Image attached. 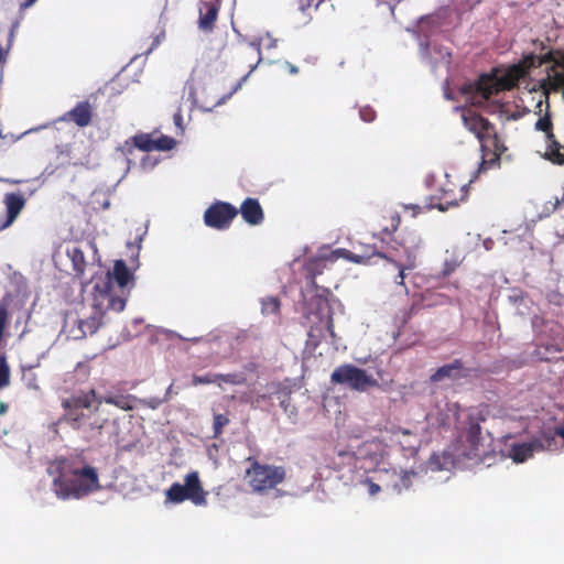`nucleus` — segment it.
Listing matches in <instances>:
<instances>
[{
    "label": "nucleus",
    "mask_w": 564,
    "mask_h": 564,
    "mask_svg": "<svg viewBox=\"0 0 564 564\" xmlns=\"http://www.w3.org/2000/svg\"><path fill=\"white\" fill-rule=\"evenodd\" d=\"M100 405L101 399L95 389L73 393L62 400L63 414L58 422L79 433L86 442L97 441L108 423L99 413Z\"/></svg>",
    "instance_id": "nucleus-1"
},
{
    "label": "nucleus",
    "mask_w": 564,
    "mask_h": 564,
    "mask_svg": "<svg viewBox=\"0 0 564 564\" xmlns=\"http://www.w3.org/2000/svg\"><path fill=\"white\" fill-rule=\"evenodd\" d=\"M539 45V53H528L511 67L513 79L524 78L531 69L546 66V76L539 80V89L542 90L543 99L536 104L539 113H542L543 104L549 108V97L552 91L563 90L564 98V51L550 48L543 42L534 41Z\"/></svg>",
    "instance_id": "nucleus-2"
},
{
    "label": "nucleus",
    "mask_w": 564,
    "mask_h": 564,
    "mask_svg": "<svg viewBox=\"0 0 564 564\" xmlns=\"http://www.w3.org/2000/svg\"><path fill=\"white\" fill-rule=\"evenodd\" d=\"M304 318L310 327L308 341L311 345L317 347L327 334L332 337L333 344L336 341L333 308L327 295L317 293L311 297L304 308Z\"/></svg>",
    "instance_id": "nucleus-3"
},
{
    "label": "nucleus",
    "mask_w": 564,
    "mask_h": 564,
    "mask_svg": "<svg viewBox=\"0 0 564 564\" xmlns=\"http://www.w3.org/2000/svg\"><path fill=\"white\" fill-rule=\"evenodd\" d=\"M468 196V184L456 183L452 175H445V182L440 187V195L430 196L424 205H406V209L413 210V216L426 210L437 208L441 212L447 210L449 207H456Z\"/></svg>",
    "instance_id": "nucleus-4"
},
{
    "label": "nucleus",
    "mask_w": 564,
    "mask_h": 564,
    "mask_svg": "<svg viewBox=\"0 0 564 564\" xmlns=\"http://www.w3.org/2000/svg\"><path fill=\"white\" fill-rule=\"evenodd\" d=\"M246 462L249 463V467L246 469L245 478L253 492L265 494L285 480L286 469L283 466L261 464L253 456H249Z\"/></svg>",
    "instance_id": "nucleus-5"
},
{
    "label": "nucleus",
    "mask_w": 564,
    "mask_h": 564,
    "mask_svg": "<svg viewBox=\"0 0 564 564\" xmlns=\"http://www.w3.org/2000/svg\"><path fill=\"white\" fill-rule=\"evenodd\" d=\"M69 474L73 476L70 480H54L57 486V494L62 498L70 496L80 498L93 491L100 489L97 469L93 466L85 465L82 468H72Z\"/></svg>",
    "instance_id": "nucleus-6"
},
{
    "label": "nucleus",
    "mask_w": 564,
    "mask_h": 564,
    "mask_svg": "<svg viewBox=\"0 0 564 564\" xmlns=\"http://www.w3.org/2000/svg\"><path fill=\"white\" fill-rule=\"evenodd\" d=\"M109 279V288L107 289L106 296L109 300H122L127 302L131 286L134 284L133 273L129 270L123 260H116L112 271L97 276L94 286H98L100 282Z\"/></svg>",
    "instance_id": "nucleus-7"
},
{
    "label": "nucleus",
    "mask_w": 564,
    "mask_h": 564,
    "mask_svg": "<svg viewBox=\"0 0 564 564\" xmlns=\"http://www.w3.org/2000/svg\"><path fill=\"white\" fill-rule=\"evenodd\" d=\"M107 281L100 282L98 286H93V303H91V312L89 315L83 314L87 324L91 326L94 332L96 333L98 328L102 324L104 316L107 311L113 312H122L124 310V301L122 300H109L105 297L107 289L109 288V279Z\"/></svg>",
    "instance_id": "nucleus-8"
},
{
    "label": "nucleus",
    "mask_w": 564,
    "mask_h": 564,
    "mask_svg": "<svg viewBox=\"0 0 564 564\" xmlns=\"http://www.w3.org/2000/svg\"><path fill=\"white\" fill-rule=\"evenodd\" d=\"M330 382L347 387L352 391L365 392L370 388H377L379 382L365 369L351 364L337 367L330 375Z\"/></svg>",
    "instance_id": "nucleus-9"
},
{
    "label": "nucleus",
    "mask_w": 564,
    "mask_h": 564,
    "mask_svg": "<svg viewBox=\"0 0 564 564\" xmlns=\"http://www.w3.org/2000/svg\"><path fill=\"white\" fill-rule=\"evenodd\" d=\"M206 495L197 471L188 473L184 478V485L173 482L166 490V498L173 503L191 500L196 506H204L207 502Z\"/></svg>",
    "instance_id": "nucleus-10"
},
{
    "label": "nucleus",
    "mask_w": 564,
    "mask_h": 564,
    "mask_svg": "<svg viewBox=\"0 0 564 564\" xmlns=\"http://www.w3.org/2000/svg\"><path fill=\"white\" fill-rule=\"evenodd\" d=\"M395 242L403 249L405 254V263H399V274L397 275L395 283L404 284V270L413 269L419 252L422 249V239L415 230H401L395 239Z\"/></svg>",
    "instance_id": "nucleus-11"
},
{
    "label": "nucleus",
    "mask_w": 564,
    "mask_h": 564,
    "mask_svg": "<svg viewBox=\"0 0 564 564\" xmlns=\"http://www.w3.org/2000/svg\"><path fill=\"white\" fill-rule=\"evenodd\" d=\"M238 215V209L227 202L217 200L204 213V223L207 227L225 230L230 227Z\"/></svg>",
    "instance_id": "nucleus-12"
},
{
    "label": "nucleus",
    "mask_w": 564,
    "mask_h": 564,
    "mask_svg": "<svg viewBox=\"0 0 564 564\" xmlns=\"http://www.w3.org/2000/svg\"><path fill=\"white\" fill-rule=\"evenodd\" d=\"M480 148L482 152L480 170H488L495 166H499L500 158L507 150V147L499 138L495 128L490 132H487L482 138L479 139Z\"/></svg>",
    "instance_id": "nucleus-13"
},
{
    "label": "nucleus",
    "mask_w": 564,
    "mask_h": 564,
    "mask_svg": "<svg viewBox=\"0 0 564 564\" xmlns=\"http://www.w3.org/2000/svg\"><path fill=\"white\" fill-rule=\"evenodd\" d=\"M534 128L536 131H541L545 134V158L551 162H563L564 159L560 154V149H562L563 145L553 133V122L551 119L550 107L547 108L545 106V112L536 120Z\"/></svg>",
    "instance_id": "nucleus-14"
},
{
    "label": "nucleus",
    "mask_w": 564,
    "mask_h": 564,
    "mask_svg": "<svg viewBox=\"0 0 564 564\" xmlns=\"http://www.w3.org/2000/svg\"><path fill=\"white\" fill-rule=\"evenodd\" d=\"M513 65H511L508 69V74L506 77H496V76H491V75H482L478 83H477V91L480 94V96L488 100L489 98H491L492 96L497 95L498 93L502 91V90H506V89H511L516 82H518L519 79H513L512 75H511V67Z\"/></svg>",
    "instance_id": "nucleus-15"
},
{
    "label": "nucleus",
    "mask_w": 564,
    "mask_h": 564,
    "mask_svg": "<svg viewBox=\"0 0 564 564\" xmlns=\"http://www.w3.org/2000/svg\"><path fill=\"white\" fill-rule=\"evenodd\" d=\"M94 109L88 100L79 101L69 111L65 112L62 120L74 122L76 126L84 128L90 124L93 120Z\"/></svg>",
    "instance_id": "nucleus-16"
},
{
    "label": "nucleus",
    "mask_w": 564,
    "mask_h": 564,
    "mask_svg": "<svg viewBox=\"0 0 564 564\" xmlns=\"http://www.w3.org/2000/svg\"><path fill=\"white\" fill-rule=\"evenodd\" d=\"M485 421V416L481 413L470 414L467 417V425L465 427L466 442L468 443L474 455H477V451L481 441V426L480 423Z\"/></svg>",
    "instance_id": "nucleus-17"
},
{
    "label": "nucleus",
    "mask_w": 564,
    "mask_h": 564,
    "mask_svg": "<svg viewBox=\"0 0 564 564\" xmlns=\"http://www.w3.org/2000/svg\"><path fill=\"white\" fill-rule=\"evenodd\" d=\"M468 376V371L464 368L460 359H455L453 362L444 365L435 370L431 376L432 382H440L444 379L458 380Z\"/></svg>",
    "instance_id": "nucleus-18"
},
{
    "label": "nucleus",
    "mask_w": 564,
    "mask_h": 564,
    "mask_svg": "<svg viewBox=\"0 0 564 564\" xmlns=\"http://www.w3.org/2000/svg\"><path fill=\"white\" fill-rule=\"evenodd\" d=\"M240 212L243 220L248 223L251 226L259 225L263 221L264 214L263 209L257 198L248 197L246 198L240 209H238V213Z\"/></svg>",
    "instance_id": "nucleus-19"
},
{
    "label": "nucleus",
    "mask_w": 564,
    "mask_h": 564,
    "mask_svg": "<svg viewBox=\"0 0 564 564\" xmlns=\"http://www.w3.org/2000/svg\"><path fill=\"white\" fill-rule=\"evenodd\" d=\"M6 206V225H12L24 208L26 200L22 193H7L3 197Z\"/></svg>",
    "instance_id": "nucleus-20"
},
{
    "label": "nucleus",
    "mask_w": 564,
    "mask_h": 564,
    "mask_svg": "<svg viewBox=\"0 0 564 564\" xmlns=\"http://www.w3.org/2000/svg\"><path fill=\"white\" fill-rule=\"evenodd\" d=\"M219 12V4L213 1H206L199 8L198 26L205 32L213 31Z\"/></svg>",
    "instance_id": "nucleus-21"
},
{
    "label": "nucleus",
    "mask_w": 564,
    "mask_h": 564,
    "mask_svg": "<svg viewBox=\"0 0 564 564\" xmlns=\"http://www.w3.org/2000/svg\"><path fill=\"white\" fill-rule=\"evenodd\" d=\"M464 122L466 128L475 133L477 139L482 138L487 132H490L495 126L485 117L471 113L469 116H464Z\"/></svg>",
    "instance_id": "nucleus-22"
},
{
    "label": "nucleus",
    "mask_w": 564,
    "mask_h": 564,
    "mask_svg": "<svg viewBox=\"0 0 564 564\" xmlns=\"http://www.w3.org/2000/svg\"><path fill=\"white\" fill-rule=\"evenodd\" d=\"M536 449L534 440L527 443L512 444L509 449V456L516 463H523L533 456Z\"/></svg>",
    "instance_id": "nucleus-23"
},
{
    "label": "nucleus",
    "mask_w": 564,
    "mask_h": 564,
    "mask_svg": "<svg viewBox=\"0 0 564 564\" xmlns=\"http://www.w3.org/2000/svg\"><path fill=\"white\" fill-rule=\"evenodd\" d=\"M66 254L68 259L72 261L75 275L77 278H83L87 267V261L84 251L79 247L73 246L72 248H67Z\"/></svg>",
    "instance_id": "nucleus-24"
},
{
    "label": "nucleus",
    "mask_w": 564,
    "mask_h": 564,
    "mask_svg": "<svg viewBox=\"0 0 564 564\" xmlns=\"http://www.w3.org/2000/svg\"><path fill=\"white\" fill-rule=\"evenodd\" d=\"M99 398L101 399V403L105 402L115 405L123 411L133 410L137 401V398L131 394H107Z\"/></svg>",
    "instance_id": "nucleus-25"
},
{
    "label": "nucleus",
    "mask_w": 564,
    "mask_h": 564,
    "mask_svg": "<svg viewBox=\"0 0 564 564\" xmlns=\"http://www.w3.org/2000/svg\"><path fill=\"white\" fill-rule=\"evenodd\" d=\"M557 429H555L553 432L547 431L543 432L540 437L533 438L536 445V449H547L553 451L557 447Z\"/></svg>",
    "instance_id": "nucleus-26"
},
{
    "label": "nucleus",
    "mask_w": 564,
    "mask_h": 564,
    "mask_svg": "<svg viewBox=\"0 0 564 564\" xmlns=\"http://www.w3.org/2000/svg\"><path fill=\"white\" fill-rule=\"evenodd\" d=\"M416 476L414 470H401L397 474L398 479L394 481L393 487L398 492L408 490L412 486V479Z\"/></svg>",
    "instance_id": "nucleus-27"
},
{
    "label": "nucleus",
    "mask_w": 564,
    "mask_h": 564,
    "mask_svg": "<svg viewBox=\"0 0 564 564\" xmlns=\"http://www.w3.org/2000/svg\"><path fill=\"white\" fill-rule=\"evenodd\" d=\"M69 333H70V339H74V340L83 339L88 335L95 334L91 326H89L87 324V321H85L84 317H82V315H79V322H78V326H77L76 330L72 329Z\"/></svg>",
    "instance_id": "nucleus-28"
},
{
    "label": "nucleus",
    "mask_w": 564,
    "mask_h": 564,
    "mask_svg": "<svg viewBox=\"0 0 564 564\" xmlns=\"http://www.w3.org/2000/svg\"><path fill=\"white\" fill-rule=\"evenodd\" d=\"M133 143L134 145L145 152L154 151V139L151 137V134L148 133H141L133 137Z\"/></svg>",
    "instance_id": "nucleus-29"
},
{
    "label": "nucleus",
    "mask_w": 564,
    "mask_h": 564,
    "mask_svg": "<svg viewBox=\"0 0 564 564\" xmlns=\"http://www.w3.org/2000/svg\"><path fill=\"white\" fill-rule=\"evenodd\" d=\"M281 302L275 296H268L261 302L262 314H278L280 311Z\"/></svg>",
    "instance_id": "nucleus-30"
},
{
    "label": "nucleus",
    "mask_w": 564,
    "mask_h": 564,
    "mask_svg": "<svg viewBox=\"0 0 564 564\" xmlns=\"http://www.w3.org/2000/svg\"><path fill=\"white\" fill-rule=\"evenodd\" d=\"M78 322H79V314L78 313H75V312H68L65 314V317H64V324H63V328H62V332L64 334H66V336L68 338H70V330H76L77 326H78Z\"/></svg>",
    "instance_id": "nucleus-31"
},
{
    "label": "nucleus",
    "mask_w": 564,
    "mask_h": 564,
    "mask_svg": "<svg viewBox=\"0 0 564 564\" xmlns=\"http://www.w3.org/2000/svg\"><path fill=\"white\" fill-rule=\"evenodd\" d=\"M217 382H226L229 384H243L246 382V377L242 373H216Z\"/></svg>",
    "instance_id": "nucleus-32"
},
{
    "label": "nucleus",
    "mask_w": 564,
    "mask_h": 564,
    "mask_svg": "<svg viewBox=\"0 0 564 564\" xmlns=\"http://www.w3.org/2000/svg\"><path fill=\"white\" fill-rule=\"evenodd\" d=\"M175 145V140L167 135L154 139V151H169Z\"/></svg>",
    "instance_id": "nucleus-33"
},
{
    "label": "nucleus",
    "mask_w": 564,
    "mask_h": 564,
    "mask_svg": "<svg viewBox=\"0 0 564 564\" xmlns=\"http://www.w3.org/2000/svg\"><path fill=\"white\" fill-rule=\"evenodd\" d=\"M445 455L433 453L427 460V467L433 471L443 470L445 469Z\"/></svg>",
    "instance_id": "nucleus-34"
},
{
    "label": "nucleus",
    "mask_w": 564,
    "mask_h": 564,
    "mask_svg": "<svg viewBox=\"0 0 564 564\" xmlns=\"http://www.w3.org/2000/svg\"><path fill=\"white\" fill-rule=\"evenodd\" d=\"M229 423V419L224 414L214 415V437H218L223 434V429Z\"/></svg>",
    "instance_id": "nucleus-35"
},
{
    "label": "nucleus",
    "mask_w": 564,
    "mask_h": 564,
    "mask_svg": "<svg viewBox=\"0 0 564 564\" xmlns=\"http://www.w3.org/2000/svg\"><path fill=\"white\" fill-rule=\"evenodd\" d=\"M324 0H300L299 9L302 13L308 14L312 9L317 10Z\"/></svg>",
    "instance_id": "nucleus-36"
},
{
    "label": "nucleus",
    "mask_w": 564,
    "mask_h": 564,
    "mask_svg": "<svg viewBox=\"0 0 564 564\" xmlns=\"http://www.w3.org/2000/svg\"><path fill=\"white\" fill-rule=\"evenodd\" d=\"M10 369L4 357L0 358V388L9 384Z\"/></svg>",
    "instance_id": "nucleus-37"
},
{
    "label": "nucleus",
    "mask_w": 564,
    "mask_h": 564,
    "mask_svg": "<svg viewBox=\"0 0 564 564\" xmlns=\"http://www.w3.org/2000/svg\"><path fill=\"white\" fill-rule=\"evenodd\" d=\"M325 262L326 261L324 259H314L308 262L307 269L312 272L313 279L315 278L316 274H319L322 272V269L325 267ZM312 283L316 289H318L314 280L312 281Z\"/></svg>",
    "instance_id": "nucleus-38"
},
{
    "label": "nucleus",
    "mask_w": 564,
    "mask_h": 564,
    "mask_svg": "<svg viewBox=\"0 0 564 564\" xmlns=\"http://www.w3.org/2000/svg\"><path fill=\"white\" fill-rule=\"evenodd\" d=\"M216 382H217V377L214 373H206L204 376L194 375L192 377L193 386L209 384V383H216Z\"/></svg>",
    "instance_id": "nucleus-39"
},
{
    "label": "nucleus",
    "mask_w": 564,
    "mask_h": 564,
    "mask_svg": "<svg viewBox=\"0 0 564 564\" xmlns=\"http://www.w3.org/2000/svg\"><path fill=\"white\" fill-rule=\"evenodd\" d=\"M359 115L365 122H372L376 119V111L370 106L360 108Z\"/></svg>",
    "instance_id": "nucleus-40"
},
{
    "label": "nucleus",
    "mask_w": 564,
    "mask_h": 564,
    "mask_svg": "<svg viewBox=\"0 0 564 564\" xmlns=\"http://www.w3.org/2000/svg\"><path fill=\"white\" fill-rule=\"evenodd\" d=\"M247 48L256 55V63L251 67V70H253L256 68V66L259 64V62L261 61V43H260V41L252 42L248 45Z\"/></svg>",
    "instance_id": "nucleus-41"
},
{
    "label": "nucleus",
    "mask_w": 564,
    "mask_h": 564,
    "mask_svg": "<svg viewBox=\"0 0 564 564\" xmlns=\"http://www.w3.org/2000/svg\"><path fill=\"white\" fill-rule=\"evenodd\" d=\"M362 485L367 488L368 494L373 497L378 495L381 491V487L376 484L371 478H366L362 481Z\"/></svg>",
    "instance_id": "nucleus-42"
},
{
    "label": "nucleus",
    "mask_w": 564,
    "mask_h": 564,
    "mask_svg": "<svg viewBox=\"0 0 564 564\" xmlns=\"http://www.w3.org/2000/svg\"><path fill=\"white\" fill-rule=\"evenodd\" d=\"M247 76H243L232 88L231 90L228 93V95H226L225 97L221 98V102L225 101L226 99L230 98L238 89L241 88L242 86V83L246 80Z\"/></svg>",
    "instance_id": "nucleus-43"
},
{
    "label": "nucleus",
    "mask_w": 564,
    "mask_h": 564,
    "mask_svg": "<svg viewBox=\"0 0 564 564\" xmlns=\"http://www.w3.org/2000/svg\"><path fill=\"white\" fill-rule=\"evenodd\" d=\"M400 444L403 446L404 449H408L410 453H413L416 451V445L412 444L408 440L405 442L400 441Z\"/></svg>",
    "instance_id": "nucleus-44"
},
{
    "label": "nucleus",
    "mask_w": 564,
    "mask_h": 564,
    "mask_svg": "<svg viewBox=\"0 0 564 564\" xmlns=\"http://www.w3.org/2000/svg\"><path fill=\"white\" fill-rule=\"evenodd\" d=\"M454 270H455V264H452V263L446 262V263L444 264V269H443V271H442V274H443L444 276H446V275L451 274Z\"/></svg>",
    "instance_id": "nucleus-45"
},
{
    "label": "nucleus",
    "mask_w": 564,
    "mask_h": 564,
    "mask_svg": "<svg viewBox=\"0 0 564 564\" xmlns=\"http://www.w3.org/2000/svg\"><path fill=\"white\" fill-rule=\"evenodd\" d=\"M348 259H350L351 261H354V262H356V263H362V262H365V256H361V254L350 253V256L348 257Z\"/></svg>",
    "instance_id": "nucleus-46"
},
{
    "label": "nucleus",
    "mask_w": 564,
    "mask_h": 564,
    "mask_svg": "<svg viewBox=\"0 0 564 564\" xmlns=\"http://www.w3.org/2000/svg\"><path fill=\"white\" fill-rule=\"evenodd\" d=\"M285 68H286V69H288V72H289L290 74H292V75H295V74H297V73H299V68H297L295 65H293V64H291V63H289V62H286V63H285Z\"/></svg>",
    "instance_id": "nucleus-47"
},
{
    "label": "nucleus",
    "mask_w": 564,
    "mask_h": 564,
    "mask_svg": "<svg viewBox=\"0 0 564 564\" xmlns=\"http://www.w3.org/2000/svg\"><path fill=\"white\" fill-rule=\"evenodd\" d=\"M159 43H160L159 37H158V36H156V37H154V40H153V42H152L151 46L147 50V52H145V53H147V54H150V53L153 51V48H154V47H156V46L159 45Z\"/></svg>",
    "instance_id": "nucleus-48"
},
{
    "label": "nucleus",
    "mask_w": 564,
    "mask_h": 564,
    "mask_svg": "<svg viewBox=\"0 0 564 564\" xmlns=\"http://www.w3.org/2000/svg\"><path fill=\"white\" fill-rule=\"evenodd\" d=\"M36 2V0H25L21 7L22 8H28V7H31L32 4H34Z\"/></svg>",
    "instance_id": "nucleus-49"
},
{
    "label": "nucleus",
    "mask_w": 564,
    "mask_h": 564,
    "mask_svg": "<svg viewBox=\"0 0 564 564\" xmlns=\"http://www.w3.org/2000/svg\"><path fill=\"white\" fill-rule=\"evenodd\" d=\"M11 225H6V217L4 218H0V231L10 227Z\"/></svg>",
    "instance_id": "nucleus-50"
},
{
    "label": "nucleus",
    "mask_w": 564,
    "mask_h": 564,
    "mask_svg": "<svg viewBox=\"0 0 564 564\" xmlns=\"http://www.w3.org/2000/svg\"><path fill=\"white\" fill-rule=\"evenodd\" d=\"M401 433H402V436L405 438H410L411 436H413L412 433L406 430H403Z\"/></svg>",
    "instance_id": "nucleus-51"
},
{
    "label": "nucleus",
    "mask_w": 564,
    "mask_h": 564,
    "mask_svg": "<svg viewBox=\"0 0 564 564\" xmlns=\"http://www.w3.org/2000/svg\"><path fill=\"white\" fill-rule=\"evenodd\" d=\"M6 61V53L4 51L2 50V47L0 46V63L4 62Z\"/></svg>",
    "instance_id": "nucleus-52"
},
{
    "label": "nucleus",
    "mask_w": 564,
    "mask_h": 564,
    "mask_svg": "<svg viewBox=\"0 0 564 564\" xmlns=\"http://www.w3.org/2000/svg\"><path fill=\"white\" fill-rule=\"evenodd\" d=\"M8 406L4 403L0 402V415L7 411Z\"/></svg>",
    "instance_id": "nucleus-53"
},
{
    "label": "nucleus",
    "mask_w": 564,
    "mask_h": 564,
    "mask_svg": "<svg viewBox=\"0 0 564 564\" xmlns=\"http://www.w3.org/2000/svg\"><path fill=\"white\" fill-rule=\"evenodd\" d=\"M280 405H281L285 411H288V406H289V404H288L286 400H281Z\"/></svg>",
    "instance_id": "nucleus-54"
},
{
    "label": "nucleus",
    "mask_w": 564,
    "mask_h": 564,
    "mask_svg": "<svg viewBox=\"0 0 564 564\" xmlns=\"http://www.w3.org/2000/svg\"><path fill=\"white\" fill-rule=\"evenodd\" d=\"M372 254L383 258L384 256L381 252L372 251Z\"/></svg>",
    "instance_id": "nucleus-55"
},
{
    "label": "nucleus",
    "mask_w": 564,
    "mask_h": 564,
    "mask_svg": "<svg viewBox=\"0 0 564 564\" xmlns=\"http://www.w3.org/2000/svg\"><path fill=\"white\" fill-rule=\"evenodd\" d=\"M6 182H8V183H10V184L19 183V181H13V180H6Z\"/></svg>",
    "instance_id": "nucleus-56"
}]
</instances>
